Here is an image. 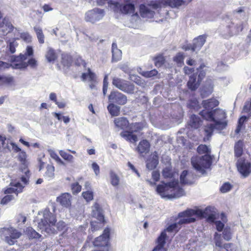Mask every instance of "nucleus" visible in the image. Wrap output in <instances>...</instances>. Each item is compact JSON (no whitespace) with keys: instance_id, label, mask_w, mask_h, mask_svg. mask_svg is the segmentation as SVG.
<instances>
[{"instance_id":"f257e3e1","label":"nucleus","mask_w":251,"mask_h":251,"mask_svg":"<svg viewBox=\"0 0 251 251\" xmlns=\"http://www.w3.org/2000/svg\"><path fill=\"white\" fill-rule=\"evenodd\" d=\"M200 114L205 120L213 122V124L207 125L204 127L206 136L204 138V141L209 139L214 129L222 130L227 125L226 120V111L222 109H215L212 111L202 110Z\"/></svg>"},{"instance_id":"f03ea898","label":"nucleus","mask_w":251,"mask_h":251,"mask_svg":"<svg viewBox=\"0 0 251 251\" xmlns=\"http://www.w3.org/2000/svg\"><path fill=\"white\" fill-rule=\"evenodd\" d=\"M207 210V208H206L205 211L200 209L196 210L190 209L179 213L178 215V217L179 218V220L177 222L169 225L165 230L166 232L167 231L168 232H176L180 228L181 225L195 222L196 219L193 217L194 215L199 217H205Z\"/></svg>"},{"instance_id":"7ed1b4c3","label":"nucleus","mask_w":251,"mask_h":251,"mask_svg":"<svg viewBox=\"0 0 251 251\" xmlns=\"http://www.w3.org/2000/svg\"><path fill=\"white\" fill-rule=\"evenodd\" d=\"M156 191L162 198L167 200L178 198L184 194L183 190L179 187L178 180L175 179L169 182H162L157 186Z\"/></svg>"},{"instance_id":"20e7f679","label":"nucleus","mask_w":251,"mask_h":251,"mask_svg":"<svg viewBox=\"0 0 251 251\" xmlns=\"http://www.w3.org/2000/svg\"><path fill=\"white\" fill-rule=\"evenodd\" d=\"M197 151L199 154L205 155L201 157H192L191 164L197 171L203 174L205 172L204 169L209 168L211 165V158L209 155L210 149L205 145H200L197 148Z\"/></svg>"},{"instance_id":"39448f33","label":"nucleus","mask_w":251,"mask_h":251,"mask_svg":"<svg viewBox=\"0 0 251 251\" xmlns=\"http://www.w3.org/2000/svg\"><path fill=\"white\" fill-rule=\"evenodd\" d=\"M43 214V218L38 223V227L42 232L44 231L49 234L54 233L55 229L54 228L52 229L51 226H54L56 223L55 217L47 208L44 210Z\"/></svg>"},{"instance_id":"423d86ee","label":"nucleus","mask_w":251,"mask_h":251,"mask_svg":"<svg viewBox=\"0 0 251 251\" xmlns=\"http://www.w3.org/2000/svg\"><path fill=\"white\" fill-rule=\"evenodd\" d=\"M0 236L9 245H13L17 242L22 234L16 229L12 227H3L0 229Z\"/></svg>"},{"instance_id":"0eeeda50","label":"nucleus","mask_w":251,"mask_h":251,"mask_svg":"<svg viewBox=\"0 0 251 251\" xmlns=\"http://www.w3.org/2000/svg\"><path fill=\"white\" fill-rule=\"evenodd\" d=\"M142 129L140 123H134L131 125L127 130L124 131L120 133L122 137L131 143H135L138 140V136Z\"/></svg>"},{"instance_id":"6e6552de","label":"nucleus","mask_w":251,"mask_h":251,"mask_svg":"<svg viewBox=\"0 0 251 251\" xmlns=\"http://www.w3.org/2000/svg\"><path fill=\"white\" fill-rule=\"evenodd\" d=\"M160 7V4L158 1H152L147 5H140V13L141 17L144 18L151 19L154 17L155 10Z\"/></svg>"},{"instance_id":"1a4fd4ad","label":"nucleus","mask_w":251,"mask_h":251,"mask_svg":"<svg viewBox=\"0 0 251 251\" xmlns=\"http://www.w3.org/2000/svg\"><path fill=\"white\" fill-rule=\"evenodd\" d=\"M112 84L117 88L125 93L133 94L134 92V85L125 79L114 77L112 79Z\"/></svg>"},{"instance_id":"9d476101","label":"nucleus","mask_w":251,"mask_h":251,"mask_svg":"<svg viewBox=\"0 0 251 251\" xmlns=\"http://www.w3.org/2000/svg\"><path fill=\"white\" fill-rule=\"evenodd\" d=\"M104 11L99 8H94L85 14L86 21L94 23L101 20L104 16Z\"/></svg>"},{"instance_id":"9b49d317","label":"nucleus","mask_w":251,"mask_h":251,"mask_svg":"<svg viewBox=\"0 0 251 251\" xmlns=\"http://www.w3.org/2000/svg\"><path fill=\"white\" fill-rule=\"evenodd\" d=\"M111 6H113L114 10L117 12H121L124 14H131L134 12V5L131 3L121 4L118 2H113L111 3Z\"/></svg>"},{"instance_id":"f8f14e48","label":"nucleus","mask_w":251,"mask_h":251,"mask_svg":"<svg viewBox=\"0 0 251 251\" xmlns=\"http://www.w3.org/2000/svg\"><path fill=\"white\" fill-rule=\"evenodd\" d=\"M109 101L119 105H125L127 101L126 96L117 91H113L108 97Z\"/></svg>"},{"instance_id":"ddd939ff","label":"nucleus","mask_w":251,"mask_h":251,"mask_svg":"<svg viewBox=\"0 0 251 251\" xmlns=\"http://www.w3.org/2000/svg\"><path fill=\"white\" fill-rule=\"evenodd\" d=\"M206 41V37L204 35H200L193 40V46H187L185 50H191L193 51L199 50L204 45Z\"/></svg>"},{"instance_id":"4468645a","label":"nucleus","mask_w":251,"mask_h":251,"mask_svg":"<svg viewBox=\"0 0 251 251\" xmlns=\"http://www.w3.org/2000/svg\"><path fill=\"white\" fill-rule=\"evenodd\" d=\"M25 185H23L19 182H11L9 187L7 188L4 191L5 194H12L14 193L16 196H17L19 193L22 192Z\"/></svg>"},{"instance_id":"2eb2a0df","label":"nucleus","mask_w":251,"mask_h":251,"mask_svg":"<svg viewBox=\"0 0 251 251\" xmlns=\"http://www.w3.org/2000/svg\"><path fill=\"white\" fill-rule=\"evenodd\" d=\"M194 176L188 171H183L180 176V183L184 184H191L194 182Z\"/></svg>"},{"instance_id":"dca6fc26","label":"nucleus","mask_w":251,"mask_h":251,"mask_svg":"<svg viewBox=\"0 0 251 251\" xmlns=\"http://www.w3.org/2000/svg\"><path fill=\"white\" fill-rule=\"evenodd\" d=\"M14 26L8 18H4L2 22L0 23V28L4 34L12 31L14 29Z\"/></svg>"},{"instance_id":"f3484780","label":"nucleus","mask_w":251,"mask_h":251,"mask_svg":"<svg viewBox=\"0 0 251 251\" xmlns=\"http://www.w3.org/2000/svg\"><path fill=\"white\" fill-rule=\"evenodd\" d=\"M71 195L67 193L63 194L57 197V201L64 207H69L71 205Z\"/></svg>"},{"instance_id":"a211bd4d","label":"nucleus","mask_w":251,"mask_h":251,"mask_svg":"<svg viewBox=\"0 0 251 251\" xmlns=\"http://www.w3.org/2000/svg\"><path fill=\"white\" fill-rule=\"evenodd\" d=\"M81 78L83 81L88 80L90 82H94L96 80V75L88 68L82 74Z\"/></svg>"},{"instance_id":"6ab92c4d","label":"nucleus","mask_w":251,"mask_h":251,"mask_svg":"<svg viewBox=\"0 0 251 251\" xmlns=\"http://www.w3.org/2000/svg\"><path fill=\"white\" fill-rule=\"evenodd\" d=\"M81 78L83 81L88 80L90 82H94L96 80V75L88 68L82 74Z\"/></svg>"},{"instance_id":"aec40b11","label":"nucleus","mask_w":251,"mask_h":251,"mask_svg":"<svg viewBox=\"0 0 251 251\" xmlns=\"http://www.w3.org/2000/svg\"><path fill=\"white\" fill-rule=\"evenodd\" d=\"M112 62H117L122 58V51L118 49L116 43H113L112 45Z\"/></svg>"},{"instance_id":"412c9836","label":"nucleus","mask_w":251,"mask_h":251,"mask_svg":"<svg viewBox=\"0 0 251 251\" xmlns=\"http://www.w3.org/2000/svg\"><path fill=\"white\" fill-rule=\"evenodd\" d=\"M202 104L204 108L203 110L211 111L210 109L218 105L219 101L215 99H211L203 100Z\"/></svg>"},{"instance_id":"4be33fe9","label":"nucleus","mask_w":251,"mask_h":251,"mask_svg":"<svg viewBox=\"0 0 251 251\" xmlns=\"http://www.w3.org/2000/svg\"><path fill=\"white\" fill-rule=\"evenodd\" d=\"M38 65L37 60L34 58H29L27 62H22L20 64L17 65V68L19 69H25L27 66H29L32 69H35Z\"/></svg>"},{"instance_id":"5701e85b","label":"nucleus","mask_w":251,"mask_h":251,"mask_svg":"<svg viewBox=\"0 0 251 251\" xmlns=\"http://www.w3.org/2000/svg\"><path fill=\"white\" fill-rule=\"evenodd\" d=\"M202 124V121L199 116L192 115L189 122V126L195 129L198 128Z\"/></svg>"},{"instance_id":"b1692460","label":"nucleus","mask_w":251,"mask_h":251,"mask_svg":"<svg viewBox=\"0 0 251 251\" xmlns=\"http://www.w3.org/2000/svg\"><path fill=\"white\" fill-rule=\"evenodd\" d=\"M114 124L116 127L120 129L126 128L129 125L128 120L125 117H120L115 119Z\"/></svg>"},{"instance_id":"393cba45","label":"nucleus","mask_w":251,"mask_h":251,"mask_svg":"<svg viewBox=\"0 0 251 251\" xmlns=\"http://www.w3.org/2000/svg\"><path fill=\"white\" fill-rule=\"evenodd\" d=\"M158 163L157 153L154 152L152 154L151 159L148 160L147 162V168L150 170L155 168Z\"/></svg>"},{"instance_id":"a878e982","label":"nucleus","mask_w":251,"mask_h":251,"mask_svg":"<svg viewBox=\"0 0 251 251\" xmlns=\"http://www.w3.org/2000/svg\"><path fill=\"white\" fill-rule=\"evenodd\" d=\"M197 79V75L195 74H192L189 77V80L187 82L188 88L191 90H195L199 86V84Z\"/></svg>"},{"instance_id":"bb28decb","label":"nucleus","mask_w":251,"mask_h":251,"mask_svg":"<svg viewBox=\"0 0 251 251\" xmlns=\"http://www.w3.org/2000/svg\"><path fill=\"white\" fill-rule=\"evenodd\" d=\"M150 147L149 142L146 140H144L139 143L137 149L140 153H146L149 151Z\"/></svg>"},{"instance_id":"cd10ccee","label":"nucleus","mask_w":251,"mask_h":251,"mask_svg":"<svg viewBox=\"0 0 251 251\" xmlns=\"http://www.w3.org/2000/svg\"><path fill=\"white\" fill-rule=\"evenodd\" d=\"M107 109L112 116H117L120 114V107L112 102L108 105Z\"/></svg>"},{"instance_id":"c85d7f7f","label":"nucleus","mask_w":251,"mask_h":251,"mask_svg":"<svg viewBox=\"0 0 251 251\" xmlns=\"http://www.w3.org/2000/svg\"><path fill=\"white\" fill-rule=\"evenodd\" d=\"M243 142L239 140L234 145V154L236 157H240L243 153Z\"/></svg>"},{"instance_id":"c756f323","label":"nucleus","mask_w":251,"mask_h":251,"mask_svg":"<svg viewBox=\"0 0 251 251\" xmlns=\"http://www.w3.org/2000/svg\"><path fill=\"white\" fill-rule=\"evenodd\" d=\"M92 211L93 216L96 217L100 222H102L104 220V216L100 212L99 205L96 204L94 206Z\"/></svg>"},{"instance_id":"7c9ffc66","label":"nucleus","mask_w":251,"mask_h":251,"mask_svg":"<svg viewBox=\"0 0 251 251\" xmlns=\"http://www.w3.org/2000/svg\"><path fill=\"white\" fill-rule=\"evenodd\" d=\"M45 56L49 62L53 63L57 58L55 50L51 48L48 49Z\"/></svg>"},{"instance_id":"2f4dec72","label":"nucleus","mask_w":251,"mask_h":251,"mask_svg":"<svg viewBox=\"0 0 251 251\" xmlns=\"http://www.w3.org/2000/svg\"><path fill=\"white\" fill-rule=\"evenodd\" d=\"M33 54V50L31 46H27L25 50V52L24 54H20L19 58L23 62L27 59V57L31 56Z\"/></svg>"},{"instance_id":"473e14b6","label":"nucleus","mask_w":251,"mask_h":251,"mask_svg":"<svg viewBox=\"0 0 251 251\" xmlns=\"http://www.w3.org/2000/svg\"><path fill=\"white\" fill-rule=\"evenodd\" d=\"M44 176L49 179L52 178L54 176V167L51 165H48Z\"/></svg>"},{"instance_id":"72a5a7b5","label":"nucleus","mask_w":251,"mask_h":251,"mask_svg":"<svg viewBox=\"0 0 251 251\" xmlns=\"http://www.w3.org/2000/svg\"><path fill=\"white\" fill-rule=\"evenodd\" d=\"M167 235L166 230L161 232L160 236L157 238V246L163 249L164 246L166 243Z\"/></svg>"},{"instance_id":"f704fd0d","label":"nucleus","mask_w":251,"mask_h":251,"mask_svg":"<svg viewBox=\"0 0 251 251\" xmlns=\"http://www.w3.org/2000/svg\"><path fill=\"white\" fill-rule=\"evenodd\" d=\"M34 30L36 33L39 42L40 44H43L44 43L45 36L43 33L41 28L39 26H35L34 27Z\"/></svg>"},{"instance_id":"c9c22d12","label":"nucleus","mask_w":251,"mask_h":251,"mask_svg":"<svg viewBox=\"0 0 251 251\" xmlns=\"http://www.w3.org/2000/svg\"><path fill=\"white\" fill-rule=\"evenodd\" d=\"M26 232L30 238H39L41 235L31 227H28L26 229Z\"/></svg>"},{"instance_id":"e433bc0d","label":"nucleus","mask_w":251,"mask_h":251,"mask_svg":"<svg viewBox=\"0 0 251 251\" xmlns=\"http://www.w3.org/2000/svg\"><path fill=\"white\" fill-rule=\"evenodd\" d=\"M111 183L113 186H117L119 184L120 178L118 176L112 171L110 173Z\"/></svg>"},{"instance_id":"4c0bfd02","label":"nucleus","mask_w":251,"mask_h":251,"mask_svg":"<svg viewBox=\"0 0 251 251\" xmlns=\"http://www.w3.org/2000/svg\"><path fill=\"white\" fill-rule=\"evenodd\" d=\"M60 155L65 160L69 162H73L74 161V158L73 156L66 152L63 150H60L59 151Z\"/></svg>"},{"instance_id":"58836bf2","label":"nucleus","mask_w":251,"mask_h":251,"mask_svg":"<svg viewBox=\"0 0 251 251\" xmlns=\"http://www.w3.org/2000/svg\"><path fill=\"white\" fill-rule=\"evenodd\" d=\"M50 157L55 160L58 164L61 165H64V162L61 159V158L58 156V155L56 154V153L52 150H50L48 151Z\"/></svg>"},{"instance_id":"ea45409f","label":"nucleus","mask_w":251,"mask_h":251,"mask_svg":"<svg viewBox=\"0 0 251 251\" xmlns=\"http://www.w3.org/2000/svg\"><path fill=\"white\" fill-rule=\"evenodd\" d=\"M246 120L247 117L246 116H242L239 119L238 121V126L235 131L236 133L238 134L240 132V131L241 130L243 127L244 123Z\"/></svg>"},{"instance_id":"a19ab883","label":"nucleus","mask_w":251,"mask_h":251,"mask_svg":"<svg viewBox=\"0 0 251 251\" xmlns=\"http://www.w3.org/2000/svg\"><path fill=\"white\" fill-rule=\"evenodd\" d=\"M214 240L216 246L220 248H222L223 247V244L222 239H221V234H218L217 232H215L214 234Z\"/></svg>"},{"instance_id":"79ce46f5","label":"nucleus","mask_w":251,"mask_h":251,"mask_svg":"<svg viewBox=\"0 0 251 251\" xmlns=\"http://www.w3.org/2000/svg\"><path fill=\"white\" fill-rule=\"evenodd\" d=\"M26 154L25 152L21 151L18 155V159L19 161L25 166H26Z\"/></svg>"},{"instance_id":"37998d69","label":"nucleus","mask_w":251,"mask_h":251,"mask_svg":"<svg viewBox=\"0 0 251 251\" xmlns=\"http://www.w3.org/2000/svg\"><path fill=\"white\" fill-rule=\"evenodd\" d=\"M164 57L162 55H159L154 59L155 65L157 67H159L164 64Z\"/></svg>"},{"instance_id":"c03bdc74","label":"nucleus","mask_w":251,"mask_h":251,"mask_svg":"<svg viewBox=\"0 0 251 251\" xmlns=\"http://www.w3.org/2000/svg\"><path fill=\"white\" fill-rule=\"evenodd\" d=\"M184 55L182 53H178L174 58V60L178 65H181L183 63Z\"/></svg>"},{"instance_id":"a18cd8bd","label":"nucleus","mask_w":251,"mask_h":251,"mask_svg":"<svg viewBox=\"0 0 251 251\" xmlns=\"http://www.w3.org/2000/svg\"><path fill=\"white\" fill-rule=\"evenodd\" d=\"M232 186L229 182L224 183L220 188V191L223 193L229 192L232 188Z\"/></svg>"},{"instance_id":"49530a36","label":"nucleus","mask_w":251,"mask_h":251,"mask_svg":"<svg viewBox=\"0 0 251 251\" xmlns=\"http://www.w3.org/2000/svg\"><path fill=\"white\" fill-rule=\"evenodd\" d=\"M162 175L165 178H172L174 175L171 169L169 167H166L163 170Z\"/></svg>"},{"instance_id":"de8ad7c7","label":"nucleus","mask_w":251,"mask_h":251,"mask_svg":"<svg viewBox=\"0 0 251 251\" xmlns=\"http://www.w3.org/2000/svg\"><path fill=\"white\" fill-rule=\"evenodd\" d=\"M71 189L74 194H77L80 192L81 186L78 182H75L71 185Z\"/></svg>"},{"instance_id":"09e8293b","label":"nucleus","mask_w":251,"mask_h":251,"mask_svg":"<svg viewBox=\"0 0 251 251\" xmlns=\"http://www.w3.org/2000/svg\"><path fill=\"white\" fill-rule=\"evenodd\" d=\"M223 237L225 240L229 241L231 238V234L230 232V229L229 228L226 227L224 229L223 232Z\"/></svg>"},{"instance_id":"8fccbe9b","label":"nucleus","mask_w":251,"mask_h":251,"mask_svg":"<svg viewBox=\"0 0 251 251\" xmlns=\"http://www.w3.org/2000/svg\"><path fill=\"white\" fill-rule=\"evenodd\" d=\"M18 44L15 41L10 42L7 45V48L11 53H14L16 51V47H17Z\"/></svg>"},{"instance_id":"3c124183","label":"nucleus","mask_w":251,"mask_h":251,"mask_svg":"<svg viewBox=\"0 0 251 251\" xmlns=\"http://www.w3.org/2000/svg\"><path fill=\"white\" fill-rule=\"evenodd\" d=\"M141 74L146 77H151L156 75L157 74V71L154 69L150 71L143 72Z\"/></svg>"},{"instance_id":"603ef678","label":"nucleus","mask_w":251,"mask_h":251,"mask_svg":"<svg viewBox=\"0 0 251 251\" xmlns=\"http://www.w3.org/2000/svg\"><path fill=\"white\" fill-rule=\"evenodd\" d=\"M82 196L87 201H90L93 199V193L92 191H87L83 192Z\"/></svg>"},{"instance_id":"864d4df0","label":"nucleus","mask_w":251,"mask_h":251,"mask_svg":"<svg viewBox=\"0 0 251 251\" xmlns=\"http://www.w3.org/2000/svg\"><path fill=\"white\" fill-rule=\"evenodd\" d=\"M15 198L14 195H7L2 198L1 201V204H6Z\"/></svg>"},{"instance_id":"5fc2aeb1","label":"nucleus","mask_w":251,"mask_h":251,"mask_svg":"<svg viewBox=\"0 0 251 251\" xmlns=\"http://www.w3.org/2000/svg\"><path fill=\"white\" fill-rule=\"evenodd\" d=\"M19 37L26 42H29L31 40V36L27 32L19 33Z\"/></svg>"},{"instance_id":"6e6d98bb","label":"nucleus","mask_w":251,"mask_h":251,"mask_svg":"<svg viewBox=\"0 0 251 251\" xmlns=\"http://www.w3.org/2000/svg\"><path fill=\"white\" fill-rule=\"evenodd\" d=\"M26 220V217L22 214H19L17 217V222L19 225L24 224Z\"/></svg>"},{"instance_id":"4d7b16f0","label":"nucleus","mask_w":251,"mask_h":251,"mask_svg":"<svg viewBox=\"0 0 251 251\" xmlns=\"http://www.w3.org/2000/svg\"><path fill=\"white\" fill-rule=\"evenodd\" d=\"M215 225L216 229L219 231H221L224 229V224L223 222L220 221H217L215 222Z\"/></svg>"},{"instance_id":"13d9d810","label":"nucleus","mask_w":251,"mask_h":251,"mask_svg":"<svg viewBox=\"0 0 251 251\" xmlns=\"http://www.w3.org/2000/svg\"><path fill=\"white\" fill-rule=\"evenodd\" d=\"M10 145V146L9 148H11L13 151L19 152L21 151V149L16 144L11 142Z\"/></svg>"},{"instance_id":"bf43d9fd","label":"nucleus","mask_w":251,"mask_h":251,"mask_svg":"<svg viewBox=\"0 0 251 251\" xmlns=\"http://www.w3.org/2000/svg\"><path fill=\"white\" fill-rule=\"evenodd\" d=\"M92 167L95 174L96 176H98L100 173V167L99 165L95 162L93 163Z\"/></svg>"},{"instance_id":"052dcab7","label":"nucleus","mask_w":251,"mask_h":251,"mask_svg":"<svg viewBox=\"0 0 251 251\" xmlns=\"http://www.w3.org/2000/svg\"><path fill=\"white\" fill-rule=\"evenodd\" d=\"M152 178L155 181H158L160 178V174L159 172L154 171L152 172Z\"/></svg>"},{"instance_id":"680f3d73","label":"nucleus","mask_w":251,"mask_h":251,"mask_svg":"<svg viewBox=\"0 0 251 251\" xmlns=\"http://www.w3.org/2000/svg\"><path fill=\"white\" fill-rule=\"evenodd\" d=\"M120 68L126 73H129L130 72V69L127 64H124L121 65L120 67Z\"/></svg>"},{"instance_id":"e2e57ef3","label":"nucleus","mask_w":251,"mask_h":251,"mask_svg":"<svg viewBox=\"0 0 251 251\" xmlns=\"http://www.w3.org/2000/svg\"><path fill=\"white\" fill-rule=\"evenodd\" d=\"M236 31L235 33L236 34L239 33L240 32L242 31L243 29V23H239L238 24H237L236 25Z\"/></svg>"},{"instance_id":"0e129e2a","label":"nucleus","mask_w":251,"mask_h":251,"mask_svg":"<svg viewBox=\"0 0 251 251\" xmlns=\"http://www.w3.org/2000/svg\"><path fill=\"white\" fill-rule=\"evenodd\" d=\"M140 77L137 75H132V74L129 75V79L130 80L133 81L134 82H135L136 81H137V79H139Z\"/></svg>"},{"instance_id":"69168bd1","label":"nucleus","mask_w":251,"mask_h":251,"mask_svg":"<svg viewBox=\"0 0 251 251\" xmlns=\"http://www.w3.org/2000/svg\"><path fill=\"white\" fill-rule=\"evenodd\" d=\"M137 85L141 86V87H145L146 85L145 82L144 80L141 79V77H140L139 79H137V81L135 82Z\"/></svg>"},{"instance_id":"338daca9","label":"nucleus","mask_w":251,"mask_h":251,"mask_svg":"<svg viewBox=\"0 0 251 251\" xmlns=\"http://www.w3.org/2000/svg\"><path fill=\"white\" fill-rule=\"evenodd\" d=\"M198 104V101L196 100H191L188 104V105L190 107H192L194 109H196L197 108V105Z\"/></svg>"},{"instance_id":"774afa93","label":"nucleus","mask_w":251,"mask_h":251,"mask_svg":"<svg viewBox=\"0 0 251 251\" xmlns=\"http://www.w3.org/2000/svg\"><path fill=\"white\" fill-rule=\"evenodd\" d=\"M184 71L186 74L189 75L194 71V69L192 68H189L188 67L185 66L184 68Z\"/></svg>"}]
</instances>
